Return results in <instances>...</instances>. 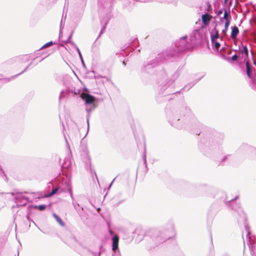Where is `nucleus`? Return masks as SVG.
Here are the masks:
<instances>
[{
	"instance_id": "603ef678",
	"label": "nucleus",
	"mask_w": 256,
	"mask_h": 256,
	"mask_svg": "<svg viewBox=\"0 0 256 256\" xmlns=\"http://www.w3.org/2000/svg\"><path fill=\"white\" fill-rule=\"evenodd\" d=\"M18 254H19V252L18 251Z\"/></svg>"
},
{
	"instance_id": "a18cd8bd",
	"label": "nucleus",
	"mask_w": 256,
	"mask_h": 256,
	"mask_svg": "<svg viewBox=\"0 0 256 256\" xmlns=\"http://www.w3.org/2000/svg\"><path fill=\"white\" fill-rule=\"evenodd\" d=\"M90 172L92 173V168H91V167L90 168Z\"/></svg>"
},
{
	"instance_id": "20e7f679",
	"label": "nucleus",
	"mask_w": 256,
	"mask_h": 256,
	"mask_svg": "<svg viewBox=\"0 0 256 256\" xmlns=\"http://www.w3.org/2000/svg\"><path fill=\"white\" fill-rule=\"evenodd\" d=\"M186 39L187 36H185L180 38L176 42L175 44L178 48V52H182L190 48V46L186 42Z\"/></svg>"
},
{
	"instance_id": "58836bf2",
	"label": "nucleus",
	"mask_w": 256,
	"mask_h": 256,
	"mask_svg": "<svg viewBox=\"0 0 256 256\" xmlns=\"http://www.w3.org/2000/svg\"><path fill=\"white\" fill-rule=\"evenodd\" d=\"M222 13V10H220L218 12V14H221Z\"/></svg>"
},
{
	"instance_id": "3c124183",
	"label": "nucleus",
	"mask_w": 256,
	"mask_h": 256,
	"mask_svg": "<svg viewBox=\"0 0 256 256\" xmlns=\"http://www.w3.org/2000/svg\"><path fill=\"white\" fill-rule=\"evenodd\" d=\"M244 244L245 243V240L244 239Z\"/></svg>"
},
{
	"instance_id": "4c0bfd02",
	"label": "nucleus",
	"mask_w": 256,
	"mask_h": 256,
	"mask_svg": "<svg viewBox=\"0 0 256 256\" xmlns=\"http://www.w3.org/2000/svg\"><path fill=\"white\" fill-rule=\"evenodd\" d=\"M142 159H143V160H146V156L145 154L143 155Z\"/></svg>"
},
{
	"instance_id": "2f4dec72",
	"label": "nucleus",
	"mask_w": 256,
	"mask_h": 256,
	"mask_svg": "<svg viewBox=\"0 0 256 256\" xmlns=\"http://www.w3.org/2000/svg\"><path fill=\"white\" fill-rule=\"evenodd\" d=\"M92 254L94 256H100V252H92Z\"/></svg>"
},
{
	"instance_id": "37998d69",
	"label": "nucleus",
	"mask_w": 256,
	"mask_h": 256,
	"mask_svg": "<svg viewBox=\"0 0 256 256\" xmlns=\"http://www.w3.org/2000/svg\"><path fill=\"white\" fill-rule=\"evenodd\" d=\"M226 158H228V157H227V156H226V157H224V158L222 160H226Z\"/></svg>"
},
{
	"instance_id": "49530a36",
	"label": "nucleus",
	"mask_w": 256,
	"mask_h": 256,
	"mask_svg": "<svg viewBox=\"0 0 256 256\" xmlns=\"http://www.w3.org/2000/svg\"><path fill=\"white\" fill-rule=\"evenodd\" d=\"M227 0H224V3H226V2H227Z\"/></svg>"
},
{
	"instance_id": "c756f323",
	"label": "nucleus",
	"mask_w": 256,
	"mask_h": 256,
	"mask_svg": "<svg viewBox=\"0 0 256 256\" xmlns=\"http://www.w3.org/2000/svg\"><path fill=\"white\" fill-rule=\"evenodd\" d=\"M31 64H32V63H30V64H29V65H28V66H27V67H26V68H25V69H24V70L22 72H20V73L18 74H17V75L14 76H12V78H14L16 77L17 76H18V75H20V74H22V73L24 72L25 71H26V70H28V68H29V66H30Z\"/></svg>"
},
{
	"instance_id": "aec40b11",
	"label": "nucleus",
	"mask_w": 256,
	"mask_h": 256,
	"mask_svg": "<svg viewBox=\"0 0 256 256\" xmlns=\"http://www.w3.org/2000/svg\"><path fill=\"white\" fill-rule=\"evenodd\" d=\"M94 108V106H93L92 108H86V110L88 112V115L86 118L88 129L89 128V118L90 116V112Z\"/></svg>"
},
{
	"instance_id": "c9c22d12",
	"label": "nucleus",
	"mask_w": 256,
	"mask_h": 256,
	"mask_svg": "<svg viewBox=\"0 0 256 256\" xmlns=\"http://www.w3.org/2000/svg\"><path fill=\"white\" fill-rule=\"evenodd\" d=\"M93 172H94V176H96V180H97V181H98V183L99 184V182H98V176H96V172L95 170H94V171H93Z\"/></svg>"
},
{
	"instance_id": "4be33fe9",
	"label": "nucleus",
	"mask_w": 256,
	"mask_h": 256,
	"mask_svg": "<svg viewBox=\"0 0 256 256\" xmlns=\"http://www.w3.org/2000/svg\"><path fill=\"white\" fill-rule=\"evenodd\" d=\"M58 192L60 193V188L59 187L56 188H53L51 192L49 194L48 196H52L54 194H56V192Z\"/></svg>"
},
{
	"instance_id": "393cba45",
	"label": "nucleus",
	"mask_w": 256,
	"mask_h": 256,
	"mask_svg": "<svg viewBox=\"0 0 256 256\" xmlns=\"http://www.w3.org/2000/svg\"><path fill=\"white\" fill-rule=\"evenodd\" d=\"M212 44L214 45L215 49L218 50L220 46V44L218 42H217L216 40H214V42Z\"/></svg>"
},
{
	"instance_id": "a211bd4d",
	"label": "nucleus",
	"mask_w": 256,
	"mask_h": 256,
	"mask_svg": "<svg viewBox=\"0 0 256 256\" xmlns=\"http://www.w3.org/2000/svg\"><path fill=\"white\" fill-rule=\"evenodd\" d=\"M72 200L73 206L76 210L78 212H82L83 210V208L82 207H80L79 204L74 201V198Z\"/></svg>"
},
{
	"instance_id": "8fccbe9b",
	"label": "nucleus",
	"mask_w": 256,
	"mask_h": 256,
	"mask_svg": "<svg viewBox=\"0 0 256 256\" xmlns=\"http://www.w3.org/2000/svg\"><path fill=\"white\" fill-rule=\"evenodd\" d=\"M88 166H91V164L90 162L88 163Z\"/></svg>"
},
{
	"instance_id": "bb28decb",
	"label": "nucleus",
	"mask_w": 256,
	"mask_h": 256,
	"mask_svg": "<svg viewBox=\"0 0 256 256\" xmlns=\"http://www.w3.org/2000/svg\"><path fill=\"white\" fill-rule=\"evenodd\" d=\"M53 42L52 41H50V42H48L47 43H46V44H44L42 48H41V49L42 48H47V47H48V46H51L53 44Z\"/></svg>"
},
{
	"instance_id": "f03ea898",
	"label": "nucleus",
	"mask_w": 256,
	"mask_h": 256,
	"mask_svg": "<svg viewBox=\"0 0 256 256\" xmlns=\"http://www.w3.org/2000/svg\"><path fill=\"white\" fill-rule=\"evenodd\" d=\"M190 113V110L189 108L182 107L168 114V122L173 126L177 128H183L182 120L180 118H182V115L184 116L186 114L189 115Z\"/></svg>"
},
{
	"instance_id": "79ce46f5",
	"label": "nucleus",
	"mask_w": 256,
	"mask_h": 256,
	"mask_svg": "<svg viewBox=\"0 0 256 256\" xmlns=\"http://www.w3.org/2000/svg\"><path fill=\"white\" fill-rule=\"evenodd\" d=\"M81 61H82V64H83V65L84 66V60H83L82 58V60H81Z\"/></svg>"
},
{
	"instance_id": "f704fd0d",
	"label": "nucleus",
	"mask_w": 256,
	"mask_h": 256,
	"mask_svg": "<svg viewBox=\"0 0 256 256\" xmlns=\"http://www.w3.org/2000/svg\"><path fill=\"white\" fill-rule=\"evenodd\" d=\"M162 76L164 79H166V74L164 72H162Z\"/></svg>"
},
{
	"instance_id": "e433bc0d",
	"label": "nucleus",
	"mask_w": 256,
	"mask_h": 256,
	"mask_svg": "<svg viewBox=\"0 0 256 256\" xmlns=\"http://www.w3.org/2000/svg\"><path fill=\"white\" fill-rule=\"evenodd\" d=\"M116 178H115L112 181V182L110 183V184L109 186V188L112 186V184H113L114 182V180H116Z\"/></svg>"
},
{
	"instance_id": "39448f33",
	"label": "nucleus",
	"mask_w": 256,
	"mask_h": 256,
	"mask_svg": "<svg viewBox=\"0 0 256 256\" xmlns=\"http://www.w3.org/2000/svg\"><path fill=\"white\" fill-rule=\"evenodd\" d=\"M60 193L68 192L70 198L73 199V193L72 190V186L69 181L63 182L61 186L59 187Z\"/></svg>"
},
{
	"instance_id": "ddd939ff",
	"label": "nucleus",
	"mask_w": 256,
	"mask_h": 256,
	"mask_svg": "<svg viewBox=\"0 0 256 256\" xmlns=\"http://www.w3.org/2000/svg\"><path fill=\"white\" fill-rule=\"evenodd\" d=\"M119 238L117 235H114L112 238V249L116 250L118 248Z\"/></svg>"
},
{
	"instance_id": "de8ad7c7",
	"label": "nucleus",
	"mask_w": 256,
	"mask_h": 256,
	"mask_svg": "<svg viewBox=\"0 0 256 256\" xmlns=\"http://www.w3.org/2000/svg\"><path fill=\"white\" fill-rule=\"evenodd\" d=\"M144 152H146V146H144Z\"/></svg>"
},
{
	"instance_id": "4468645a",
	"label": "nucleus",
	"mask_w": 256,
	"mask_h": 256,
	"mask_svg": "<svg viewBox=\"0 0 256 256\" xmlns=\"http://www.w3.org/2000/svg\"><path fill=\"white\" fill-rule=\"evenodd\" d=\"M138 168L146 172L148 171L146 161H140L138 166Z\"/></svg>"
},
{
	"instance_id": "72a5a7b5",
	"label": "nucleus",
	"mask_w": 256,
	"mask_h": 256,
	"mask_svg": "<svg viewBox=\"0 0 256 256\" xmlns=\"http://www.w3.org/2000/svg\"><path fill=\"white\" fill-rule=\"evenodd\" d=\"M170 236H168V237H166V238H164L162 239V240H160V242H164L166 240H168L169 238H170Z\"/></svg>"
},
{
	"instance_id": "b1692460",
	"label": "nucleus",
	"mask_w": 256,
	"mask_h": 256,
	"mask_svg": "<svg viewBox=\"0 0 256 256\" xmlns=\"http://www.w3.org/2000/svg\"><path fill=\"white\" fill-rule=\"evenodd\" d=\"M46 208V206L44 204L34 206V208H37L40 211L44 210Z\"/></svg>"
},
{
	"instance_id": "ea45409f",
	"label": "nucleus",
	"mask_w": 256,
	"mask_h": 256,
	"mask_svg": "<svg viewBox=\"0 0 256 256\" xmlns=\"http://www.w3.org/2000/svg\"><path fill=\"white\" fill-rule=\"evenodd\" d=\"M65 139H66V143H67V144H68V148H70V146H69L68 144V140H66V138H65Z\"/></svg>"
},
{
	"instance_id": "0eeeda50",
	"label": "nucleus",
	"mask_w": 256,
	"mask_h": 256,
	"mask_svg": "<svg viewBox=\"0 0 256 256\" xmlns=\"http://www.w3.org/2000/svg\"><path fill=\"white\" fill-rule=\"evenodd\" d=\"M178 74L176 72L173 74L172 78L170 80L166 79L164 81V84L162 85V88L166 89L174 82V80L178 78Z\"/></svg>"
},
{
	"instance_id": "09e8293b",
	"label": "nucleus",
	"mask_w": 256,
	"mask_h": 256,
	"mask_svg": "<svg viewBox=\"0 0 256 256\" xmlns=\"http://www.w3.org/2000/svg\"><path fill=\"white\" fill-rule=\"evenodd\" d=\"M110 234H112V230H110Z\"/></svg>"
},
{
	"instance_id": "cd10ccee",
	"label": "nucleus",
	"mask_w": 256,
	"mask_h": 256,
	"mask_svg": "<svg viewBox=\"0 0 256 256\" xmlns=\"http://www.w3.org/2000/svg\"><path fill=\"white\" fill-rule=\"evenodd\" d=\"M228 15H229L230 16V12L228 13V12L226 11V10H225L223 18L226 20V21H227V20H228Z\"/></svg>"
},
{
	"instance_id": "c03bdc74",
	"label": "nucleus",
	"mask_w": 256,
	"mask_h": 256,
	"mask_svg": "<svg viewBox=\"0 0 256 256\" xmlns=\"http://www.w3.org/2000/svg\"><path fill=\"white\" fill-rule=\"evenodd\" d=\"M122 64H123L124 66H126V62H124V61H123V62H122Z\"/></svg>"
},
{
	"instance_id": "a878e982",
	"label": "nucleus",
	"mask_w": 256,
	"mask_h": 256,
	"mask_svg": "<svg viewBox=\"0 0 256 256\" xmlns=\"http://www.w3.org/2000/svg\"><path fill=\"white\" fill-rule=\"evenodd\" d=\"M0 174L2 176L4 177V180L7 181L8 180H7L6 176L5 174L4 171L2 169V168H1L0 166Z\"/></svg>"
},
{
	"instance_id": "a19ab883",
	"label": "nucleus",
	"mask_w": 256,
	"mask_h": 256,
	"mask_svg": "<svg viewBox=\"0 0 256 256\" xmlns=\"http://www.w3.org/2000/svg\"><path fill=\"white\" fill-rule=\"evenodd\" d=\"M81 61H82V64H83V65L84 66V60H83L82 58V60H81Z\"/></svg>"
},
{
	"instance_id": "473e14b6",
	"label": "nucleus",
	"mask_w": 256,
	"mask_h": 256,
	"mask_svg": "<svg viewBox=\"0 0 256 256\" xmlns=\"http://www.w3.org/2000/svg\"><path fill=\"white\" fill-rule=\"evenodd\" d=\"M64 28V26H62V20L60 22V33L62 32V28Z\"/></svg>"
},
{
	"instance_id": "9b49d317",
	"label": "nucleus",
	"mask_w": 256,
	"mask_h": 256,
	"mask_svg": "<svg viewBox=\"0 0 256 256\" xmlns=\"http://www.w3.org/2000/svg\"><path fill=\"white\" fill-rule=\"evenodd\" d=\"M246 74L249 78H252L253 71L254 70V68L252 66L251 64H250L248 61L246 62Z\"/></svg>"
},
{
	"instance_id": "7ed1b4c3",
	"label": "nucleus",
	"mask_w": 256,
	"mask_h": 256,
	"mask_svg": "<svg viewBox=\"0 0 256 256\" xmlns=\"http://www.w3.org/2000/svg\"><path fill=\"white\" fill-rule=\"evenodd\" d=\"M170 58L169 55L166 52H162L156 57V59L150 62L147 64H144L142 68V72L144 74H152L154 68L158 65V61L160 62L164 60H167Z\"/></svg>"
},
{
	"instance_id": "1a4fd4ad",
	"label": "nucleus",
	"mask_w": 256,
	"mask_h": 256,
	"mask_svg": "<svg viewBox=\"0 0 256 256\" xmlns=\"http://www.w3.org/2000/svg\"><path fill=\"white\" fill-rule=\"evenodd\" d=\"M81 97L84 100L86 104H92L95 100L94 97L90 94H84L81 95Z\"/></svg>"
},
{
	"instance_id": "412c9836",
	"label": "nucleus",
	"mask_w": 256,
	"mask_h": 256,
	"mask_svg": "<svg viewBox=\"0 0 256 256\" xmlns=\"http://www.w3.org/2000/svg\"><path fill=\"white\" fill-rule=\"evenodd\" d=\"M240 52L242 54H244L246 57L248 56V50L246 46H242V49L241 50Z\"/></svg>"
},
{
	"instance_id": "9d476101",
	"label": "nucleus",
	"mask_w": 256,
	"mask_h": 256,
	"mask_svg": "<svg viewBox=\"0 0 256 256\" xmlns=\"http://www.w3.org/2000/svg\"><path fill=\"white\" fill-rule=\"evenodd\" d=\"M220 38L218 31L216 30V24L215 25L214 28L210 32V39L212 44L214 42L216 39Z\"/></svg>"
},
{
	"instance_id": "6e6552de",
	"label": "nucleus",
	"mask_w": 256,
	"mask_h": 256,
	"mask_svg": "<svg viewBox=\"0 0 256 256\" xmlns=\"http://www.w3.org/2000/svg\"><path fill=\"white\" fill-rule=\"evenodd\" d=\"M16 202L20 206H25L26 205L28 198L26 196H24L22 194H18L15 197Z\"/></svg>"
},
{
	"instance_id": "2eb2a0df",
	"label": "nucleus",
	"mask_w": 256,
	"mask_h": 256,
	"mask_svg": "<svg viewBox=\"0 0 256 256\" xmlns=\"http://www.w3.org/2000/svg\"><path fill=\"white\" fill-rule=\"evenodd\" d=\"M239 32V30L236 26H234L232 27L231 32V38L232 40H234L236 38V36Z\"/></svg>"
},
{
	"instance_id": "dca6fc26",
	"label": "nucleus",
	"mask_w": 256,
	"mask_h": 256,
	"mask_svg": "<svg viewBox=\"0 0 256 256\" xmlns=\"http://www.w3.org/2000/svg\"><path fill=\"white\" fill-rule=\"evenodd\" d=\"M52 216L54 217V218H55V220H56V221L58 223V224L60 226H63V227L65 226L64 223L63 222V221L62 220V219L60 218V217L58 215H57L55 213H54L52 214Z\"/></svg>"
},
{
	"instance_id": "f3484780",
	"label": "nucleus",
	"mask_w": 256,
	"mask_h": 256,
	"mask_svg": "<svg viewBox=\"0 0 256 256\" xmlns=\"http://www.w3.org/2000/svg\"><path fill=\"white\" fill-rule=\"evenodd\" d=\"M202 22L204 25H207L209 23L210 18L208 15L207 14H205L202 15Z\"/></svg>"
},
{
	"instance_id": "c85d7f7f",
	"label": "nucleus",
	"mask_w": 256,
	"mask_h": 256,
	"mask_svg": "<svg viewBox=\"0 0 256 256\" xmlns=\"http://www.w3.org/2000/svg\"><path fill=\"white\" fill-rule=\"evenodd\" d=\"M108 24V22H106L104 24V26H103L100 32V34H99V36H100V35L103 33L104 31V30L106 29V26Z\"/></svg>"
},
{
	"instance_id": "6ab92c4d",
	"label": "nucleus",
	"mask_w": 256,
	"mask_h": 256,
	"mask_svg": "<svg viewBox=\"0 0 256 256\" xmlns=\"http://www.w3.org/2000/svg\"><path fill=\"white\" fill-rule=\"evenodd\" d=\"M230 24V20H227V21H226L225 24H224V28L222 30V33L224 35H226V31L228 29Z\"/></svg>"
},
{
	"instance_id": "423d86ee",
	"label": "nucleus",
	"mask_w": 256,
	"mask_h": 256,
	"mask_svg": "<svg viewBox=\"0 0 256 256\" xmlns=\"http://www.w3.org/2000/svg\"><path fill=\"white\" fill-rule=\"evenodd\" d=\"M79 90H76L74 87L70 86L68 87V90H62L59 96V100H60L62 98H64L66 96L70 94V93H74V95H76L78 92Z\"/></svg>"
},
{
	"instance_id": "5701e85b",
	"label": "nucleus",
	"mask_w": 256,
	"mask_h": 256,
	"mask_svg": "<svg viewBox=\"0 0 256 256\" xmlns=\"http://www.w3.org/2000/svg\"><path fill=\"white\" fill-rule=\"evenodd\" d=\"M71 164V161H65L62 164V168H68L70 165Z\"/></svg>"
},
{
	"instance_id": "7c9ffc66",
	"label": "nucleus",
	"mask_w": 256,
	"mask_h": 256,
	"mask_svg": "<svg viewBox=\"0 0 256 256\" xmlns=\"http://www.w3.org/2000/svg\"><path fill=\"white\" fill-rule=\"evenodd\" d=\"M238 58V56L236 54H234V56H232V60L233 61H236V60H237Z\"/></svg>"
},
{
	"instance_id": "f257e3e1",
	"label": "nucleus",
	"mask_w": 256,
	"mask_h": 256,
	"mask_svg": "<svg viewBox=\"0 0 256 256\" xmlns=\"http://www.w3.org/2000/svg\"><path fill=\"white\" fill-rule=\"evenodd\" d=\"M238 198V196H236L234 198L227 201L226 204L228 203L230 206L231 207L232 210H234L236 211V214L240 216V218H238V222H240L241 221L244 222V225L245 228L246 234V240L247 241L250 250L251 254L252 256H256L254 254V252L252 250V246L250 241V232L249 230V227L246 222V214L244 213L242 208L240 207L239 204H236L235 200Z\"/></svg>"
},
{
	"instance_id": "f8f14e48",
	"label": "nucleus",
	"mask_w": 256,
	"mask_h": 256,
	"mask_svg": "<svg viewBox=\"0 0 256 256\" xmlns=\"http://www.w3.org/2000/svg\"><path fill=\"white\" fill-rule=\"evenodd\" d=\"M73 33H74V32H72L70 33V36H68V40H66V43H70V44H72L73 46H74V47H75V48H76V50H77V52H78V55H79V56H80V60H82V54H81V52H80V50L79 48L78 47V46H76V44L74 42H71V41L70 40V38H71L72 37V36Z\"/></svg>"
}]
</instances>
